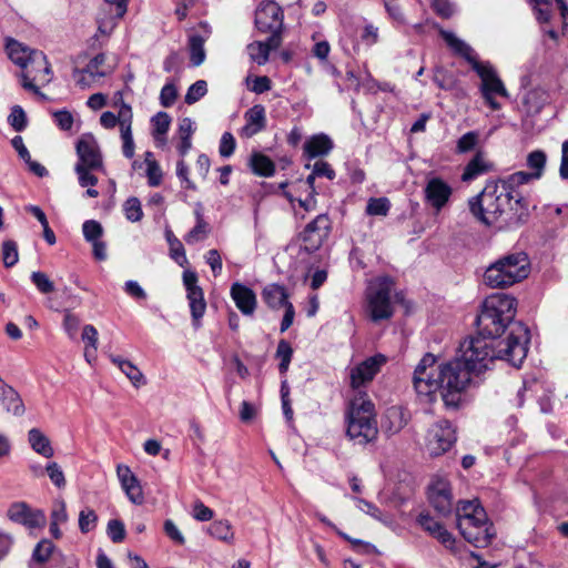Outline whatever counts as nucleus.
Wrapping results in <instances>:
<instances>
[{
	"label": "nucleus",
	"instance_id": "f257e3e1",
	"mask_svg": "<svg viewBox=\"0 0 568 568\" xmlns=\"http://www.w3.org/2000/svg\"><path fill=\"white\" fill-rule=\"evenodd\" d=\"M435 364L436 357L432 353H426L422 357L414 371V388L417 395L425 397L427 402H433L435 393L439 390L445 407L456 410L463 404L466 390L476 384L475 376L457 357L440 364L436 377L429 371Z\"/></svg>",
	"mask_w": 568,
	"mask_h": 568
},
{
	"label": "nucleus",
	"instance_id": "f03ea898",
	"mask_svg": "<svg viewBox=\"0 0 568 568\" xmlns=\"http://www.w3.org/2000/svg\"><path fill=\"white\" fill-rule=\"evenodd\" d=\"M529 342V328L518 323L511 326L506 342H494L479 335L465 339L460 344V356L457 358L477 377L489 369L496 359L520 367L527 356Z\"/></svg>",
	"mask_w": 568,
	"mask_h": 568
},
{
	"label": "nucleus",
	"instance_id": "7ed1b4c3",
	"mask_svg": "<svg viewBox=\"0 0 568 568\" xmlns=\"http://www.w3.org/2000/svg\"><path fill=\"white\" fill-rule=\"evenodd\" d=\"M516 312L517 301L515 297L504 293L487 296L476 318L478 335L499 342L498 338L507 329L511 333V326L519 323L514 321Z\"/></svg>",
	"mask_w": 568,
	"mask_h": 568
},
{
	"label": "nucleus",
	"instance_id": "20e7f679",
	"mask_svg": "<svg viewBox=\"0 0 568 568\" xmlns=\"http://www.w3.org/2000/svg\"><path fill=\"white\" fill-rule=\"evenodd\" d=\"M471 214L485 225H493L504 214H509L507 223L520 222L515 213L519 206L515 205V199L499 182L489 181L483 191L468 201Z\"/></svg>",
	"mask_w": 568,
	"mask_h": 568
},
{
	"label": "nucleus",
	"instance_id": "39448f33",
	"mask_svg": "<svg viewBox=\"0 0 568 568\" xmlns=\"http://www.w3.org/2000/svg\"><path fill=\"white\" fill-rule=\"evenodd\" d=\"M439 34L455 54L460 55L471 65V69L481 80L480 92L483 98L493 110H498L500 104L494 99V95L508 97V93L494 67L489 62L478 61L474 49L453 32L440 30Z\"/></svg>",
	"mask_w": 568,
	"mask_h": 568
},
{
	"label": "nucleus",
	"instance_id": "423d86ee",
	"mask_svg": "<svg viewBox=\"0 0 568 568\" xmlns=\"http://www.w3.org/2000/svg\"><path fill=\"white\" fill-rule=\"evenodd\" d=\"M346 436L355 444L365 446L378 437L375 405L364 397L349 402L345 414Z\"/></svg>",
	"mask_w": 568,
	"mask_h": 568
},
{
	"label": "nucleus",
	"instance_id": "0eeeda50",
	"mask_svg": "<svg viewBox=\"0 0 568 568\" xmlns=\"http://www.w3.org/2000/svg\"><path fill=\"white\" fill-rule=\"evenodd\" d=\"M530 262L525 252L499 257L484 273V283L491 288H505L521 282L529 275Z\"/></svg>",
	"mask_w": 568,
	"mask_h": 568
},
{
	"label": "nucleus",
	"instance_id": "6e6552de",
	"mask_svg": "<svg viewBox=\"0 0 568 568\" xmlns=\"http://www.w3.org/2000/svg\"><path fill=\"white\" fill-rule=\"evenodd\" d=\"M254 26L261 33L277 36L283 41L284 11L274 0H263L258 3L254 13Z\"/></svg>",
	"mask_w": 568,
	"mask_h": 568
},
{
	"label": "nucleus",
	"instance_id": "1a4fd4ad",
	"mask_svg": "<svg viewBox=\"0 0 568 568\" xmlns=\"http://www.w3.org/2000/svg\"><path fill=\"white\" fill-rule=\"evenodd\" d=\"M332 231V221L325 213L318 214L305 225L297 239L301 242V251L307 254L317 252L328 239Z\"/></svg>",
	"mask_w": 568,
	"mask_h": 568
},
{
	"label": "nucleus",
	"instance_id": "9d476101",
	"mask_svg": "<svg viewBox=\"0 0 568 568\" xmlns=\"http://www.w3.org/2000/svg\"><path fill=\"white\" fill-rule=\"evenodd\" d=\"M390 293L392 288L388 280H384L377 287L369 290L367 300L372 321L379 322L393 316Z\"/></svg>",
	"mask_w": 568,
	"mask_h": 568
},
{
	"label": "nucleus",
	"instance_id": "9b49d317",
	"mask_svg": "<svg viewBox=\"0 0 568 568\" xmlns=\"http://www.w3.org/2000/svg\"><path fill=\"white\" fill-rule=\"evenodd\" d=\"M456 442V433L450 422L440 420L427 433V449L432 456H440Z\"/></svg>",
	"mask_w": 568,
	"mask_h": 568
},
{
	"label": "nucleus",
	"instance_id": "f8f14e48",
	"mask_svg": "<svg viewBox=\"0 0 568 568\" xmlns=\"http://www.w3.org/2000/svg\"><path fill=\"white\" fill-rule=\"evenodd\" d=\"M183 284L187 293V300L191 310L193 326L199 328L201 318L204 316L206 310V302L204 300V292L197 285V274L193 271L186 270L183 272Z\"/></svg>",
	"mask_w": 568,
	"mask_h": 568
},
{
	"label": "nucleus",
	"instance_id": "ddd939ff",
	"mask_svg": "<svg viewBox=\"0 0 568 568\" xmlns=\"http://www.w3.org/2000/svg\"><path fill=\"white\" fill-rule=\"evenodd\" d=\"M6 48L10 60L20 68L24 69L30 63L43 64V73L45 75L51 73L50 64L48 63L47 57L43 52L31 50L13 39L8 40Z\"/></svg>",
	"mask_w": 568,
	"mask_h": 568
},
{
	"label": "nucleus",
	"instance_id": "4468645a",
	"mask_svg": "<svg viewBox=\"0 0 568 568\" xmlns=\"http://www.w3.org/2000/svg\"><path fill=\"white\" fill-rule=\"evenodd\" d=\"M79 161L75 165L89 169H102L103 158L99 143L92 133L82 134L75 144Z\"/></svg>",
	"mask_w": 568,
	"mask_h": 568
},
{
	"label": "nucleus",
	"instance_id": "2eb2a0df",
	"mask_svg": "<svg viewBox=\"0 0 568 568\" xmlns=\"http://www.w3.org/2000/svg\"><path fill=\"white\" fill-rule=\"evenodd\" d=\"M8 518L29 529L42 528L47 524L43 510L32 509L26 501L12 503L7 510Z\"/></svg>",
	"mask_w": 568,
	"mask_h": 568
},
{
	"label": "nucleus",
	"instance_id": "dca6fc26",
	"mask_svg": "<svg viewBox=\"0 0 568 568\" xmlns=\"http://www.w3.org/2000/svg\"><path fill=\"white\" fill-rule=\"evenodd\" d=\"M427 498L434 510L443 517L453 513V494L450 484L444 479L434 480L427 490Z\"/></svg>",
	"mask_w": 568,
	"mask_h": 568
},
{
	"label": "nucleus",
	"instance_id": "f3484780",
	"mask_svg": "<svg viewBox=\"0 0 568 568\" xmlns=\"http://www.w3.org/2000/svg\"><path fill=\"white\" fill-rule=\"evenodd\" d=\"M535 179L532 172L518 171L509 175L506 180H501L499 183L510 192V195L515 199V205L520 207V211L516 209V217L519 221H526L528 213V203L521 193L517 190L518 186L528 183Z\"/></svg>",
	"mask_w": 568,
	"mask_h": 568
},
{
	"label": "nucleus",
	"instance_id": "a211bd4d",
	"mask_svg": "<svg viewBox=\"0 0 568 568\" xmlns=\"http://www.w3.org/2000/svg\"><path fill=\"white\" fill-rule=\"evenodd\" d=\"M385 363L386 357L382 354H377L353 367L349 373L352 388H358L373 381Z\"/></svg>",
	"mask_w": 568,
	"mask_h": 568
},
{
	"label": "nucleus",
	"instance_id": "6ab92c4d",
	"mask_svg": "<svg viewBox=\"0 0 568 568\" xmlns=\"http://www.w3.org/2000/svg\"><path fill=\"white\" fill-rule=\"evenodd\" d=\"M457 528L462 536L477 548L487 547L495 537V532L491 531L493 525L471 526V519L469 518H458Z\"/></svg>",
	"mask_w": 568,
	"mask_h": 568
},
{
	"label": "nucleus",
	"instance_id": "aec40b11",
	"mask_svg": "<svg viewBox=\"0 0 568 568\" xmlns=\"http://www.w3.org/2000/svg\"><path fill=\"white\" fill-rule=\"evenodd\" d=\"M425 199L436 211H440L449 201L453 189L440 178H432L425 186Z\"/></svg>",
	"mask_w": 568,
	"mask_h": 568
},
{
	"label": "nucleus",
	"instance_id": "412c9836",
	"mask_svg": "<svg viewBox=\"0 0 568 568\" xmlns=\"http://www.w3.org/2000/svg\"><path fill=\"white\" fill-rule=\"evenodd\" d=\"M230 293L236 307L243 315L251 316L254 314L257 301L256 295L252 288L236 282L232 284Z\"/></svg>",
	"mask_w": 568,
	"mask_h": 568
},
{
	"label": "nucleus",
	"instance_id": "4be33fe9",
	"mask_svg": "<svg viewBox=\"0 0 568 568\" xmlns=\"http://www.w3.org/2000/svg\"><path fill=\"white\" fill-rule=\"evenodd\" d=\"M116 473L128 498L135 505L143 504L144 495L142 487L136 476L131 471L130 467L125 465H119L116 467Z\"/></svg>",
	"mask_w": 568,
	"mask_h": 568
},
{
	"label": "nucleus",
	"instance_id": "5701e85b",
	"mask_svg": "<svg viewBox=\"0 0 568 568\" xmlns=\"http://www.w3.org/2000/svg\"><path fill=\"white\" fill-rule=\"evenodd\" d=\"M0 406L14 417H21L26 414L22 397L16 388L4 381L0 384Z\"/></svg>",
	"mask_w": 568,
	"mask_h": 568
},
{
	"label": "nucleus",
	"instance_id": "b1692460",
	"mask_svg": "<svg viewBox=\"0 0 568 568\" xmlns=\"http://www.w3.org/2000/svg\"><path fill=\"white\" fill-rule=\"evenodd\" d=\"M245 125L241 130V135L252 138L266 128L265 108L262 104H255L244 113Z\"/></svg>",
	"mask_w": 568,
	"mask_h": 568
},
{
	"label": "nucleus",
	"instance_id": "393cba45",
	"mask_svg": "<svg viewBox=\"0 0 568 568\" xmlns=\"http://www.w3.org/2000/svg\"><path fill=\"white\" fill-rule=\"evenodd\" d=\"M420 527L429 532L434 538L440 541L445 547H452L455 542L453 535L438 521H436L429 513H420L417 517Z\"/></svg>",
	"mask_w": 568,
	"mask_h": 568
},
{
	"label": "nucleus",
	"instance_id": "a878e982",
	"mask_svg": "<svg viewBox=\"0 0 568 568\" xmlns=\"http://www.w3.org/2000/svg\"><path fill=\"white\" fill-rule=\"evenodd\" d=\"M282 40L277 36L268 37L266 41H253L247 44L250 58L258 65H263L268 61L270 52L277 50L282 45Z\"/></svg>",
	"mask_w": 568,
	"mask_h": 568
},
{
	"label": "nucleus",
	"instance_id": "bb28decb",
	"mask_svg": "<svg viewBox=\"0 0 568 568\" xmlns=\"http://www.w3.org/2000/svg\"><path fill=\"white\" fill-rule=\"evenodd\" d=\"M333 141L328 135L315 134L304 143V155L310 160L325 156L333 150Z\"/></svg>",
	"mask_w": 568,
	"mask_h": 568
},
{
	"label": "nucleus",
	"instance_id": "cd10ccee",
	"mask_svg": "<svg viewBox=\"0 0 568 568\" xmlns=\"http://www.w3.org/2000/svg\"><path fill=\"white\" fill-rule=\"evenodd\" d=\"M261 296L264 303L272 310H280L290 303L285 286L276 283L267 284L262 290Z\"/></svg>",
	"mask_w": 568,
	"mask_h": 568
},
{
	"label": "nucleus",
	"instance_id": "c85d7f7f",
	"mask_svg": "<svg viewBox=\"0 0 568 568\" xmlns=\"http://www.w3.org/2000/svg\"><path fill=\"white\" fill-rule=\"evenodd\" d=\"M248 165L252 172L257 176L270 178L275 173V163L273 160L261 152H253L251 154Z\"/></svg>",
	"mask_w": 568,
	"mask_h": 568
},
{
	"label": "nucleus",
	"instance_id": "c756f323",
	"mask_svg": "<svg viewBox=\"0 0 568 568\" xmlns=\"http://www.w3.org/2000/svg\"><path fill=\"white\" fill-rule=\"evenodd\" d=\"M28 442L37 454L45 458L53 456L54 450L51 446L50 439L39 428H31L29 430Z\"/></svg>",
	"mask_w": 568,
	"mask_h": 568
},
{
	"label": "nucleus",
	"instance_id": "7c9ffc66",
	"mask_svg": "<svg viewBox=\"0 0 568 568\" xmlns=\"http://www.w3.org/2000/svg\"><path fill=\"white\" fill-rule=\"evenodd\" d=\"M493 170V164L484 160L483 154L477 152L475 156L467 163L462 174L464 182L471 181L477 176Z\"/></svg>",
	"mask_w": 568,
	"mask_h": 568
},
{
	"label": "nucleus",
	"instance_id": "2f4dec72",
	"mask_svg": "<svg viewBox=\"0 0 568 568\" xmlns=\"http://www.w3.org/2000/svg\"><path fill=\"white\" fill-rule=\"evenodd\" d=\"M110 359L125 374L135 387L145 384L143 374L133 363L114 355H111Z\"/></svg>",
	"mask_w": 568,
	"mask_h": 568
},
{
	"label": "nucleus",
	"instance_id": "473e14b6",
	"mask_svg": "<svg viewBox=\"0 0 568 568\" xmlns=\"http://www.w3.org/2000/svg\"><path fill=\"white\" fill-rule=\"evenodd\" d=\"M204 42L200 34H192L189 38L190 61L193 67L201 65L205 60Z\"/></svg>",
	"mask_w": 568,
	"mask_h": 568
},
{
	"label": "nucleus",
	"instance_id": "72a5a7b5",
	"mask_svg": "<svg viewBox=\"0 0 568 568\" xmlns=\"http://www.w3.org/2000/svg\"><path fill=\"white\" fill-rule=\"evenodd\" d=\"M165 237L170 246V255L171 257L181 266H183L185 263H187L186 256H185V250L183 247V244L181 241L175 237L173 232L171 230L165 231Z\"/></svg>",
	"mask_w": 568,
	"mask_h": 568
},
{
	"label": "nucleus",
	"instance_id": "f704fd0d",
	"mask_svg": "<svg viewBox=\"0 0 568 568\" xmlns=\"http://www.w3.org/2000/svg\"><path fill=\"white\" fill-rule=\"evenodd\" d=\"M54 550L55 545L51 540L43 538L36 545L32 551V561L43 565L50 559Z\"/></svg>",
	"mask_w": 568,
	"mask_h": 568
},
{
	"label": "nucleus",
	"instance_id": "c9c22d12",
	"mask_svg": "<svg viewBox=\"0 0 568 568\" xmlns=\"http://www.w3.org/2000/svg\"><path fill=\"white\" fill-rule=\"evenodd\" d=\"M547 162V155L542 150H535L527 155V165L532 170L535 179H540Z\"/></svg>",
	"mask_w": 568,
	"mask_h": 568
},
{
	"label": "nucleus",
	"instance_id": "e433bc0d",
	"mask_svg": "<svg viewBox=\"0 0 568 568\" xmlns=\"http://www.w3.org/2000/svg\"><path fill=\"white\" fill-rule=\"evenodd\" d=\"M153 125V136L155 140H159L160 136H164L171 124V116L164 112L160 111L151 119Z\"/></svg>",
	"mask_w": 568,
	"mask_h": 568
},
{
	"label": "nucleus",
	"instance_id": "4c0bfd02",
	"mask_svg": "<svg viewBox=\"0 0 568 568\" xmlns=\"http://www.w3.org/2000/svg\"><path fill=\"white\" fill-rule=\"evenodd\" d=\"M390 209L387 197H372L366 205V213L373 216H386Z\"/></svg>",
	"mask_w": 568,
	"mask_h": 568
},
{
	"label": "nucleus",
	"instance_id": "58836bf2",
	"mask_svg": "<svg viewBox=\"0 0 568 568\" xmlns=\"http://www.w3.org/2000/svg\"><path fill=\"white\" fill-rule=\"evenodd\" d=\"M209 534L220 540L229 541L233 538V531L227 520H216L209 527Z\"/></svg>",
	"mask_w": 568,
	"mask_h": 568
},
{
	"label": "nucleus",
	"instance_id": "ea45409f",
	"mask_svg": "<svg viewBox=\"0 0 568 568\" xmlns=\"http://www.w3.org/2000/svg\"><path fill=\"white\" fill-rule=\"evenodd\" d=\"M125 217L131 222H139L143 217L141 202L138 197H129L123 205Z\"/></svg>",
	"mask_w": 568,
	"mask_h": 568
},
{
	"label": "nucleus",
	"instance_id": "a19ab883",
	"mask_svg": "<svg viewBox=\"0 0 568 568\" xmlns=\"http://www.w3.org/2000/svg\"><path fill=\"white\" fill-rule=\"evenodd\" d=\"M98 523V515L91 508H85L79 514V529L82 534L93 530Z\"/></svg>",
	"mask_w": 568,
	"mask_h": 568
},
{
	"label": "nucleus",
	"instance_id": "79ce46f5",
	"mask_svg": "<svg viewBox=\"0 0 568 568\" xmlns=\"http://www.w3.org/2000/svg\"><path fill=\"white\" fill-rule=\"evenodd\" d=\"M8 122L16 132H22L28 124L24 110L20 105H14L8 116Z\"/></svg>",
	"mask_w": 568,
	"mask_h": 568
},
{
	"label": "nucleus",
	"instance_id": "37998d69",
	"mask_svg": "<svg viewBox=\"0 0 568 568\" xmlns=\"http://www.w3.org/2000/svg\"><path fill=\"white\" fill-rule=\"evenodd\" d=\"M82 232L85 241L92 243L99 241L103 235V227L100 222L88 220L82 225Z\"/></svg>",
	"mask_w": 568,
	"mask_h": 568
},
{
	"label": "nucleus",
	"instance_id": "c03bdc74",
	"mask_svg": "<svg viewBox=\"0 0 568 568\" xmlns=\"http://www.w3.org/2000/svg\"><path fill=\"white\" fill-rule=\"evenodd\" d=\"M207 92V83L204 80H197L189 89L184 97L186 104H194Z\"/></svg>",
	"mask_w": 568,
	"mask_h": 568
},
{
	"label": "nucleus",
	"instance_id": "a18cd8bd",
	"mask_svg": "<svg viewBox=\"0 0 568 568\" xmlns=\"http://www.w3.org/2000/svg\"><path fill=\"white\" fill-rule=\"evenodd\" d=\"M210 232V226L205 220H201L195 226L184 236V241L187 244H194L203 241Z\"/></svg>",
	"mask_w": 568,
	"mask_h": 568
},
{
	"label": "nucleus",
	"instance_id": "49530a36",
	"mask_svg": "<svg viewBox=\"0 0 568 568\" xmlns=\"http://www.w3.org/2000/svg\"><path fill=\"white\" fill-rule=\"evenodd\" d=\"M104 62H105V55L103 53H99L90 60V62L88 63L85 69L80 70V69L75 68L73 70V75L77 77L78 74L89 73L92 77H104L105 73L99 71V67L102 65Z\"/></svg>",
	"mask_w": 568,
	"mask_h": 568
},
{
	"label": "nucleus",
	"instance_id": "de8ad7c7",
	"mask_svg": "<svg viewBox=\"0 0 568 568\" xmlns=\"http://www.w3.org/2000/svg\"><path fill=\"white\" fill-rule=\"evenodd\" d=\"M106 534L114 544L122 542L126 536L124 524L120 519L109 520Z\"/></svg>",
	"mask_w": 568,
	"mask_h": 568
},
{
	"label": "nucleus",
	"instance_id": "09e8293b",
	"mask_svg": "<svg viewBox=\"0 0 568 568\" xmlns=\"http://www.w3.org/2000/svg\"><path fill=\"white\" fill-rule=\"evenodd\" d=\"M19 260L18 246L14 241H4L2 244V261L6 267H12Z\"/></svg>",
	"mask_w": 568,
	"mask_h": 568
},
{
	"label": "nucleus",
	"instance_id": "8fccbe9b",
	"mask_svg": "<svg viewBox=\"0 0 568 568\" xmlns=\"http://www.w3.org/2000/svg\"><path fill=\"white\" fill-rule=\"evenodd\" d=\"M31 282L36 285L38 291L42 294H49L54 291V284L49 276L40 271L32 272Z\"/></svg>",
	"mask_w": 568,
	"mask_h": 568
},
{
	"label": "nucleus",
	"instance_id": "3c124183",
	"mask_svg": "<svg viewBox=\"0 0 568 568\" xmlns=\"http://www.w3.org/2000/svg\"><path fill=\"white\" fill-rule=\"evenodd\" d=\"M336 534L339 537H342L344 540L349 542L352 548L358 552L368 555V554H373L376 551L375 546L369 542L363 541L361 539L352 538L351 536H348L347 534H345L344 531H342L339 529H336Z\"/></svg>",
	"mask_w": 568,
	"mask_h": 568
},
{
	"label": "nucleus",
	"instance_id": "603ef678",
	"mask_svg": "<svg viewBox=\"0 0 568 568\" xmlns=\"http://www.w3.org/2000/svg\"><path fill=\"white\" fill-rule=\"evenodd\" d=\"M534 3V9L536 11V18L539 22L546 23L550 21L551 18V6L552 0H529Z\"/></svg>",
	"mask_w": 568,
	"mask_h": 568
},
{
	"label": "nucleus",
	"instance_id": "864d4df0",
	"mask_svg": "<svg viewBox=\"0 0 568 568\" xmlns=\"http://www.w3.org/2000/svg\"><path fill=\"white\" fill-rule=\"evenodd\" d=\"M434 82L438 85V88L443 90H453L455 88V79L448 73L443 67H437L435 69Z\"/></svg>",
	"mask_w": 568,
	"mask_h": 568
},
{
	"label": "nucleus",
	"instance_id": "5fc2aeb1",
	"mask_svg": "<svg viewBox=\"0 0 568 568\" xmlns=\"http://www.w3.org/2000/svg\"><path fill=\"white\" fill-rule=\"evenodd\" d=\"M479 134L475 131H469L462 135L457 141V151L459 153H466L476 146L478 142Z\"/></svg>",
	"mask_w": 568,
	"mask_h": 568
},
{
	"label": "nucleus",
	"instance_id": "6e6d98bb",
	"mask_svg": "<svg viewBox=\"0 0 568 568\" xmlns=\"http://www.w3.org/2000/svg\"><path fill=\"white\" fill-rule=\"evenodd\" d=\"M236 148V141L231 132H224L222 134L219 152L222 158H230Z\"/></svg>",
	"mask_w": 568,
	"mask_h": 568
},
{
	"label": "nucleus",
	"instance_id": "4d7b16f0",
	"mask_svg": "<svg viewBox=\"0 0 568 568\" xmlns=\"http://www.w3.org/2000/svg\"><path fill=\"white\" fill-rule=\"evenodd\" d=\"M97 169L82 168L81 165H75L74 171L78 174L79 184L82 187L85 186H94L98 183V178L91 173V171H95Z\"/></svg>",
	"mask_w": 568,
	"mask_h": 568
},
{
	"label": "nucleus",
	"instance_id": "13d9d810",
	"mask_svg": "<svg viewBox=\"0 0 568 568\" xmlns=\"http://www.w3.org/2000/svg\"><path fill=\"white\" fill-rule=\"evenodd\" d=\"M151 155H152L151 152H146V161H148L146 174H148V179H149V184L151 186H158V185H160L161 180H162V172H161L159 164L155 161L148 160V158Z\"/></svg>",
	"mask_w": 568,
	"mask_h": 568
},
{
	"label": "nucleus",
	"instance_id": "bf43d9fd",
	"mask_svg": "<svg viewBox=\"0 0 568 568\" xmlns=\"http://www.w3.org/2000/svg\"><path fill=\"white\" fill-rule=\"evenodd\" d=\"M178 98V90L173 83H166L160 93V102L164 108H170L174 104Z\"/></svg>",
	"mask_w": 568,
	"mask_h": 568
},
{
	"label": "nucleus",
	"instance_id": "052dcab7",
	"mask_svg": "<svg viewBox=\"0 0 568 568\" xmlns=\"http://www.w3.org/2000/svg\"><path fill=\"white\" fill-rule=\"evenodd\" d=\"M48 476L50 477L51 481L58 487H64L65 486V478L62 469L60 466L52 462L49 463L45 467Z\"/></svg>",
	"mask_w": 568,
	"mask_h": 568
},
{
	"label": "nucleus",
	"instance_id": "680f3d73",
	"mask_svg": "<svg viewBox=\"0 0 568 568\" xmlns=\"http://www.w3.org/2000/svg\"><path fill=\"white\" fill-rule=\"evenodd\" d=\"M312 171L314 172V175L317 178H326L328 180H334L336 176L335 171L331 166V164L326 161H316L313 165Z\"/></svg>",
	"mask_w": 568,
	"mask_h": 568
},
{
	"label": "nucleus",
	"instance_id": "e2e57ef3",
	"mask_svg": "<svg viewBox=\"0 0 568 568\" xmlns=\"http://www.w3.org/2000/svg\"><path fill=\"white\" fill-rule=\"evenodd\" d=\"M63 326H64V329L68 333V335L71 338H74L78 333L79 326H80V320L78 316L72 314L69 310H65Z\"/></svg>",
	"mask_w": 568,
	"mask_h": 568
},
{
	"label": "nucleus",
	"instance_id": "0e129e2a",
	"mask_svg": "<svg viewBox=\"0 0 568 568\" xmlns=\"http://www.w3.org/2000/svg\"><path fill=\"white\" fill-rule=\"evenodd\" d=\"M121 138L123 140V155L128 159L133 158L134 155V141L132 136V130L131 128L126 126L121 131Z\"/></svg>",
	"mask_w": 568,
	"mask_h": 568
},
{
	"label": "nucleus",
	"instance_id": "69168bd1",
	"mask_svg": "<svg viewBox=\"0 0 568 568\" xmlns=\"http://www.w3.org/2000/svg\"><path fill=\"white\" fill-rule=\"evenodd\" d=\"M213 510L202 501L196 500L193 506V517L199 521H209L213 518Z\"/></svg>",
	"mask_w": 568,
	"mask_h": 568
},
{
	"label": "nucleus",
	"instance_id": "338daca9",
	"mask_svg": "<svg viewBox=\"0 0 568 568\" xmlns=\"http://www.w3.org/2000/svg\"><path fill=\"white\" fill-rule=\"evenodd\" d=\"M53 116H54L57 125L61 130L68 131V130H70L72 128V125H73V116H72V114L69 111H67V110L55 111L53 113Z\"/></svg>",
	"mask_w": 568,
	"mask_h": 568
},
{
	"label": "nucleus",
	"instance_id": "774afa93",
	"mask_svg": "<svg viewBox=\"0 0 568 568\" xmlns=\"http://www.w3.org/2000/svg\"><path fill=\"white\" fill-rule=\"evenodd\" d=\"M164 532L166 536L172 539L174 542L179 545H184L185 539L179 528L175 526V524L171 519H166L164 521Z\"/></svg>",
	"mask_w": 568,
	"mask_h": 568
}]
</instances>
